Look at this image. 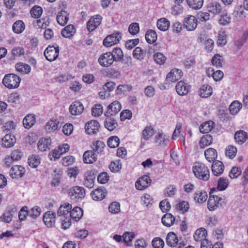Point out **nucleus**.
<instances>
[{
    "instance_id": "nucleus-21",
    "label": "nucleus",
    "mask_w": 248,
    "mask_h": 248,
    "mask_svg": "<svg viewBox=\"0 0 248 248\" xmlns=\"http://www.w3.org/2000/svg\"><path fill=\"white\" fill-rule=\"evenodd\" d=\"M208 77L212 76L216 81L220 80L223 77V73L220 70L214 71L213 68H209L206 71Z\"/></svg>"
},
{
    "instance_id": "nucleus-20",
    "label": "nucleus",
    "mask_w": 248,
    "mask_h": 248,
    "mask_svg": "<svg viewBox=\"0 0 248 248\" xmlns=\"http://www.w3.org/2000/svg\"><path fill=\"white\" fill-rule=\"evenodd\" d=\"M16 141L15 136L11 134H6L2 139V145L6 148L12 147Z\"/></svg>"
},
{
    "instance_id": "nucleus-54",
    "label": "nucleus",
    "mask_w": 248,
    "mask_h": 248,
    "mask_svg": "<svg viewBox=\"0 0 248 248\" xmlns=\"http://www.w3.org/2000/svg\"><path fill=\"white\" fill-rule=\"evenodd\" d=\"M146 54L145 51L142 50L140 47H137L133 51V57L139 60L143 59Z\"/></svg>"
},
{
    "instance_id": "nucleus-13",
    "label": "nucleus",
    "mask_w": 248,
    "mask_h": 248,
    "mask_svg": "<svg viewBox=\"0 0 248 248\" xmlns=\"http://www.w3.org/2000/svg\"><path fill=\"white\" fill-rule=\"evenodd\" d=\"M84 107L80 101H77L73 102L69 107V111L73 115H78L81 114L84 110Z\"/></svg>"
},
{
    "instance_id": "nucleus-55",
    "label": "nucleus",
    "mask_w": 248,
    "mask_h": 248,
    "mask_svg": "<svg viewBox=\"0 0 248 248\" xmlns=\"http://www.w3.org/2000/svg\"><path fill=\"white\" fill-rule=\"evenodd\" d=\"M231 17L225 11L223 12L219 19V23L222 26H226L230 23Z\"/></svg>"
},
{
    "instance_id": "nucleus-33",
    "label": "nucleus",
    "mask_w": 248,
    "mask_h": 248,
    "mask_svg": "<svg viewBox=\"0 0 248 248\" xmlns=\"http://www.w3.org/2000/svg\"><path fill=\"white\" fill-rule=\"evenodd\" d=\"M91 195L94 201H101L106 196V193L101 189H96L93 191Z\"/></svg>"
},
{
    "instance_id": "nucleus-63",
    "label": "nucleus",
    "mask_w": 248,
    "mask_h": 248,
    "mask_svg": "<svg viewBox=\"0 0 248 248\" xmlns=\"http://www.w3.org/2000/svg\"><path fill=\"white\" fill-rule=\"evenodd\" d=\"M103 113V107L100 104H96L92 109V115L95 117L100 116Z\"/></svg>"
},
{
    "instance_id": "nucleus-11",
    "label": "nucleus",
    "mask_w": 248,
    "mask_h": 248,
    "mask_svg": "<svg viewBox=\"0 0 248 248\" xmlns=\"http://www.w3.org/2000/svg\"><path fill=\"white\" fill-rule=\"evenodd\" d=\"M99 127V123L95 120H92L86 123L85 125L86 132L89 135L96 134L98 131Z\"/></svg>"
},
{
    "instance_id": "nucleus-14",
    "label": "nucleus",
    "mask_w": 248,
    "mask_h": 248,
    "mask_svg": "<svg viewBox=\"0 0 248 248\" xmlns=\"http://www.w3.org/2000/svg\"><path fill=\"white\" fill-rule=\"evenodd\" d=\"M184 25L188 31H193L197 26V20L194 16H188L184 20Z\"/></svg>"
},
{
    "instance_id": "nucleus-24",
    "label": "nucleus",
    "mask_w": 248,
    "mask_h": 248,
    "mask_svg": "<svg viewBox=\"0 0 248 248\" xmlns=\"http://www.w3.org/2000/svg\"><path fill=\"white\" fill-rule=\"evenodd\" d=\"M83 159L85 163H92L96 161L97 158L93 151L89 150L84 153Z\"/></svg>"
},
{
    "instance_id": "nucleus-5",
    "label": "nucleus",
    "mask_w": 248,
    "mask_h": 248,
    "mask_svg": "<svg viewBox=\"0 0 248 248\" xmlns=\"http://www.w3.org/2000/svg\"><path fill=\"white\" fill-rule=\"evenodd\" d=\"M59 48L57 45L49 46L44 51L46 59L50 62L55 60L59 56Z\"/></svg>"
},
{
    "instance_id": "nucleus-50",
    "label": "nucleus",
    "mask_w": 248,
    "mask_h": 248,
    "mask_svg": "<svg viewBox=\"0 0 248 248\" xmlns=\"http://www.w3.org/2000/svg\"><path fill=\"white\" fill-rule=\"evenodd\" d=\"M188 5L193 9H199L202 8L203 0H186Z\"/></svg>"
},
{
    "instance_id": "nucleus-17",
    "label": "nucleus",
    "mask_w": 248,
    "mask_h": 248,
    "mask_svg": "<svg viewBox=\"0 0 248 248\" xmlns=\"http://www.w3.org/2000/svg\"><path fill=\"white\" fill-rule=\"evenodd\" d=\"M25 171V168L21 166H15L11 168L10 174L13 178H17L21 177Z\"/></svg>"
},
{
    "instance_id": "nucleus-30",
    "label": "nucleus",
    "mask_w": 248,
    "mask_h": 248,
    "mask_svg": "<svg viewBox=\"0 0 248 248\" xmlns=\"http://www.w3.org/2000/svg\"><path fill=\"white\" fill-rule=\"evenodd\" d=\"M72 208V205L69 203L66 202L61 205L59 207L57 214L59 216H64L67 215L71 211Z\"/></svg>"
},
{
    "instance_id": "nucleus-2",
    "label": "nucleus",
    "mask_w": 248,
    "mask_h": 248,
    "mask_svg": "<svg viewBox=\"0 0 248 248\" xmlns=\"http://www.w3.org/2000/svg\"><path fill=\"white\" fill-rule=\"evenodd\" d=\"M21 79L14 74H6L2 80V83L7 88L12 89L18 87Z\"/></svg>"
},
{
    "instance_id": "nucleus-37",
    "label": "nucleus",
    "mask_w": 248,
    "mask_h": 248,
    "mask_svg": "<svg viewBox=\"0 0 248 248\" xmlns=\"http://www.w3.org/2000/svg\"><path fill=\"white\" fill-rule=\"evenodd\" d=\"M156 24L157 28L162 31H167L170 27V22L165 18L158 19Z\"/></svg>"
},
{
    "instance_id": "nucleus-60",
    "label": "nucleus",
    "mask_w": 248,
    "mask_h": 248,
    "mask_svg": "<svg viewBox=\"0 0 248 248\" xmlns=\"http://www.w3.org/2000/svg\"><path fill=\"white\" fill-rule=\"evenodd\" d=\"M95 176L93 175H88L86 176L84 185L88 188H92L94 186Z\"/></svg>"
},
{
    "instance_id": "nucleus-41",
    "label": "nucleus",
    "mask_w": 248,
    "mask_h": 248,
    "mask_svg": "<svg viewBox=\"0 0 248 248\" xmlns=\"http://www.w3.org/2000/svg\"><path fill=\"white\" fill-rule=\"evenodd\" d=\"M194 198L196 202L202 203L206 201L207 199V194L204 191H198L195 193Z\"/></svg>"
},
{
    "instance_id": "nucleus-38",
    "label": "nucleus",
    "mask_w": 248,
    "mask_h": 248,
    "mask_svg": "<svg viewBox=\"0 0 248 248\" xmlns=\"http://www.w3.org/2000/svg\"><path fill=\"white\" fill-rule=\"evenodd\" d=\"M104 125L107 129L111 131L117 127L118 124L116 120L113 118L107 117L104 122Z\"/></svg>"
},
{
    "instance_id": "nucleus-22",
    "label": "nucleus",
    "mask_w": 248,
    "mask_h": 248,
    "mask_svg": "<svg viewBox=\"0 0 248 248\" xmlns=\"http://www.w3.org/2000/svg\"><path fill=\"white\" fill-rule=\"evenodd\" d=\"M248 138L247 133L243 130L237 131L234 134L235 141L239 144H242L245 142Z\"/></svg>"
},
{
    "instance_id": "nucleus-15",
    "label": "nucleus",
    "mask_w": 248,
    "mask_h": 248,
    "mask_svg": "<svg viewBox=\"0 0 248 248\" xmlns=\"http://www.w3.org/2000/svg\"><path fill=\"white\" fill-rule=\"evenodd\" d=\"M175 88L178 94L180 95H185L189 92L190 86L184 81H180L176 84Z\"/></svg>"
},
{
    "instance_id": "nucleus-46",
    "label": "nucleus",
    "mask_w": 248,
    "mask_h": 248,
    "mask_svg": "<svg viewBox=\"0 0 248 248\" xmlns=\"http://www.w3.org/2000/svg\"><path fill=\"white\" fill-rule=\"evenodd\" d=\"M16 70L23 74H28L31 71V66L23 63H18L16 65Z\"/></svg>"
},
{
    "instance_id": "nucleus-28",
    "label": "nucleus",
    "mask_w": 248,
    "mask_h": 248,
    "mask_svg": "<svg viewBox=\"0 0 248 248\" xmlns=\"http://www.w3.org/2000/svg\"><path fill=\"white\" fill-rule=\"evenodd\" d=\"M60 122L57 120H51L45 125V129L48 132L57 130L59 127Z\"/></svg>"
},
{
    "instance_id": "nucleus-10",
    "label": "nucleus",
    "mask_w": 248,
    "mask_h": 248,
    "mask_svg": "<svg viewBox=\"0 0 248 248\" xmlns=\"http://www.w3.org/2000/svg\"><path fill=\"white\" fill-rule=\"evenodd\" d=\"M151 179L147 175H144L140 178L135 183L136 188L140 190H142L148 187L151 184Z\"/></svg>"
},
{
    "instance_id": "nucleus-40",
    "label": "nucleus",
    "mask_w": 248,
    "mask_h": 248,
    "mask_svg": "<svg viewBox=\"0 0 248 248\" xmlns=\"http://www.w3.org/2000/svg\"><path fill=\"white\" fill-rule=\"evenodd\" d=\"M204 155L206 159L211 162L214 160L217 157V153L215 149L210 148L204 151Z\"/></svg>"
},
{
    "instance_id": "nucleus-39",
    "label": "nucleus",
    "mask_w": 248,
    "mask_h": 248,
    "mask_svg": "<svg viewBox=\"0 0 248 248\" xmlns=\"http://www.w3.org/2000/svg\"><path fill=\"white\" fill-rule=\"evenodd\" d=\"M110 53L112 57V59H114V61H120L124 57L122 50L119 47L114 48L112 52H110Z\"/></svg>"
},
{
    "instance_id": "nucleus-47",
    "label": "nucleus",
    "mask_w": 248,
    "mask_h": 248,
    "mask_svg": "<svg viewBox=\"0 0 248 248\" xmlns=\"http://www.w3.org/2000/svg\"><path fill=\"white\" fill-rule=\"evenodd\" d=\"M209 11L214 14H218L221 13L222 8L220 4L217 2H213L208 6Z\"/></svg>"
},
{
    "instance_id": "nucleus-19",
    "label": "nucleus",
    "mask_w": 248,
    "mask_h": 248,
    "mask_svg": "<svg viewBox=\"0 0 248 248\" xmlns=\"http://www.w3.org/2000/svg\"><path fill=\"white\" fill-rule=\"evenodd\" d=\"M224 165L220 161H215L212 165V170L214 175L219 176L224 171Z\"/></svg>"
},
{
    "instance_id": "nucleus-58",
    "label": "nucleus",
    "mask_w": 248,
    "mask_h": 248,
    "mask_svg": "<svg viewBox=\"0 0 248 248\" xmlns=\"http://www.w3.org/2000/svg\"><path fill=\"white\" fill-rule=\"evenodd\" d=\"M242 173V170L240 167H233L230 170L229 177L231 179L237 178Z\"/></svg>"
},
{
    "instance_id": "nucleus-62",
    "label": "nucleus",
    "mask_w": 248,
    "mask_h": 248,
    "mask_svg": "<svg viewBox=\"0 0 248 248\" xmlns=\"http://www.w3.org/2000/svg\"><path fill=\"white\" fill-rule=\"evenodd\" d=\"M110 170L113 172H118L122 168V164L120 160L111 162L109 166Z\"/></svg>"
},
{
    "instance_id": "nucleus-32",
    "label": "nucleus",
    "mask_w": 248,
    "mask_h": 248,
    "mask_svg": "<svg viewBox=\"0 0 248 248\" xmlns=\"http://www.w3.org/2000/svg\"><path fill=\"white\" fill-rule=\"evenodd\" d=\"M75 33V28L73 25H69L65 27L62 31V35L65 38H70Z\"/></svg>"
},
{
    "instance_id": "nucleus-44",
    "label": "nucleus",
    "mask_w": 248,
    "mask_h": 248,
    "mask_svg": "<svg viewBox=\"0 0 248 248\" xmlns=\"http://www.w3.org/2000/svg\"><path fill=\"white\" fill-rule=\"evenodd\" d=\"M175 220L174 217L171 214H166L162 218V222L167 227L171 226Z\"/></svg>"
},
{
    "instance_id": "nucleus-56",
    "label": "nucleus",
    "mask_w": 248,
    "mask_h": 248,
    "mask_svg": "<svg viewBox=\"0 0 248 248\" xmlns=\"http://www.w3.org/2000/svg\"><path fill=\"white\" fill-rule=\"evenodd\" d=\"M43 10L41 7L37 5L33 6L30 11V13L32 17L38 18L42 14Z\"/></svg>"
},
{
    "instance_id": "nucleus-16",
    "label": "nucleus",
    "mask_w": 248,
    "mask_h": 248,
    "mask_svg": "<svg viewBox=\"0 0 248 248\" xmlns=\"http://www.w3.org/2000/svg\"><path fill=\"white\" fill-rule=\"evenodd\" d=\"M182 76L181 70L178 69H173L168 74L166 77V80L168 81L175 82Z\"/></svg>"
},
{
    "instance_id": "nucleus-26",
    "label": "nucleus",
    "mask_w": 248,
    "mask_h": 248,
    "mask_svg": "<svg viewBox=\"0 0 248 248\" xmlns=\"http://www.w3.org/2000/svg\"><path fill=\"white\" fill-rule=\"evenodd\" d=\"M206 234L207 232L206 230L203 228H200L196 231L193 235V237L195 241L202 242L206 240Z\"/></svg>"
},
{
    "instance_id": "nucleus-52",
    "label": "nucleus",
    "mask_w": 248,
    "mask_h": 248,
    "mask_svg": "<svg viewBox=\"0 0 248 248\" xmlns=\"http://www.w3.org/2000/svg\"><path fill=\"white\" fill-rule=\"evenodd\" d=\"M49 24V22L48 20H46L45 19L42 18L37 19L34 23V26L37 29H46Z\"/></svg>"
},
{
    "instance_id": "nucleus-34",
    "label": "nucleus",
    "mask_w": 248,
    "mask_h": 248,
    "mask_svg": "<svg viewBox=\"0 0 248 248\" xmlns=\"http://www.w3.org/2000/svg\"><path fill=\"white\" fill-rule=\"evenodd\" d=\"M35 117L32 114L27 115L23 120V124L26 129H30L35 123Z\"/></svg>"
},
{
    "instance_id": "nucleus-6",
    "label": "nucleus",
    "mask_w": 248,
    "mask_h": 248,
    "mask_svg": "<svg viewBox=\"0 0 248 248\" xmlns=\"http://www.w3.org/2000/svg\"><path fill=\"white\" fill-rule=\"evenodd\" d=\"M121 39V33L116 32L107 36L103 40V45L106 47H109L118 43Z\"/></svg>"
},
{
    "instance_id": "nucleus-9",
    "label": "nucleus",
    "mask_w": 248,
    "mask_h": 248,
    "mask_svg": "<svg viewBox=\"0 0 248 248\" xmlns=\"http://www.w3.org/2000/svg\"><path fill=\"white\" fill-rule=\"evenodd\" d=\"M121 109V105L118 101H114L109 104L108 107L107 111L105 115L107 117H110L111 116L117 114Z\"/></svg>"
},
{
    "instance_id": "nucleus-1",
    "label": "nucleus",
    "mask_w": 248,
    "mask_h": 248,
    "mask_svg": "<svg viewBox=\"0 0 248 248\" xmlns=\"http://www.w3.org/2000/svg\"><path fill=\"white\" fill-rule=\"evenodd\" d=\"M195 176L198 179L207 181L209 178V171L208 168L203 163H195L192 168Z\"/></svg>"
},
{
    "instance_id": "nucleus-59",
    "label": "nucleus",
    "mask_w": 248,
    "mask_h": 248,
    "mask_svg": "<svg viewBox=\"0 0 248 248\" xmlns=\"http://www.w3.org/2000/svg\"><path fill=\"white\" fill-rule=\"evenodd\" d=\"M40 160L38 156L32 155L28 159V164L32 168L37 167L40 164Z\"/></svg>"
},
{
    "instance_id": "nucleus-31",
    "label": "nucleus",
    "mask_w": 248,
    "mask_h": 248,
    "mask_svg": "<svg viewBox=\"0 0 248 248\" xmlns=\"http://www.w3.org/2000/svg\"><path fill=\"white\" fill-rule=\"evenodd\" d=\"M25 29L24 23L22 20L16 21L12 26L13 31L17 34L22 33Z\"/></svg>"
},
{
    "instance_id": "nucleus-12",
    "label": "nucleus",
    "mask_w": 248,
    "mask_h": 248,
    "mask_svg": "<svg viewBox=\"0 0 248 248\" xmlns=\"http://www.w3.org/2000/svg\"><path fill=\"white\" fill-rule=\"evenodd\" d=\"M102 17L100 15H96L92 17L88 21L87 28L89 31H94L100 24Z\"/></svg>"
},
{
    "instance_id": "nucleus-61",
    "label": "nucleus",
    "mask_w": 248,
    "mask_h": 248,
    "mask_svg": "<svg viewBox=\"0 0 248 248\" xmlns=\"http://www.w3.org/2000/svg\"><path fill=\"white\" fill-rule=\"evenodd\" d=\"M120 143V140L117 136H112L108 140V145L110 148L117 147Z\"/></svg>"
},
{
    "instance_id": "nucleus-35",
    "label": "nucleus",
    "mask_w": 248,
    "mask_h": 248,
    "mask_svg": "<svg viewBox=\"0 0 248 248\" xmlns=\"http://www.w3.org/2000/svg\"><path fill=\"white\" fill-rule=\"evenodd\" d=\"M214 123L212 121L206 122L200 126V131L202 133H208L213 129Z\"/></svg>"
},
{
    "instance_id": "nucleus-45",
    "label": "nucleus",
    "mask_w": 248,
    "mask_h": 248,
    "mask_svg": "<svg viewBox=\"0 0 248 248\" xmlns=\"http://www.w3.org/2000/svg\"><path fill=\"white\" fill-rule=\"evenodd\" d=\"M145 38L149 44H153L155 42L157 39V34L156 32L153 30H149L145 34Z\"/></svg>"
},
{
    "instance_id": "nucleus-25",
    "label": "nucleus",
    "mask_w": 248,
    "mask_h": 248,
    "mask_svg": "<svg viewBox=\"0 0 248 248\" xmlns=\"http://www.w3.org/2000/svg\"><path fill=\"white\" fill-rule=\"evenodd\" d=\"M58 23L61 26H64L68 20V14L65 11L59 12L57 16Z\"/></svg>"
},
{
    "instance_id": "nucleus-29",
    "label": "nucleus",
    "mask_w": 248,
    "mask_h": 248,
    "mask_svg": "<svg viewBox=\"0 0 248 248\" xmlns=\"http://www.w3.org/2000/svg\"><path fill=\"white\" fill-rule=\"evenodd\" d=\"M166 242L168 246L173 247L178 244V239L176 235L174 232H170L167 236Z\"/></svg>"
},
{
    "instance_id": "nucleus-18",
    "label": "nucleus",
    "mask_w": 248,
    "mask_h": 248,
    "mask_svg": "<svg viewBox=\"0 0 248 248\" xmlns=\"http://www.w3.org/2000/svg\"><path fill=\"white\" fill-rule=\"evenodd\" d=\"M155 143L158 146L164 147L167 146L169 140L166 135L162 133L158 132L154 138Z\"/></svg>"
},
{
    "instance_id": "nucleus-3",
    "label": "nucleus",
    "mask_w": 248,
    "mask_h": 248,
    "mask_svg": "<svg viewBox=\"0 0 248 248\" xmlns=\"http://www.w3.org/2000/svg\"><path fill=\"white\" fill-rule=\"evenodd\" d=\"M224 205L225 203L222 197L210 194L207 202V208L209 211H214Z\"/></svg>"
},
{
    "instance_id": "nucleus-8",
    "label": "nucleus",
    "mask_w": 248,
    "mask_h": 248,
    "mask_svg": "<svg viewBox=\"0 0 248 248\" xmlns=\"http://www.w3.org/2000/svg\"><path fill=\"white\" fill-rule=\"evenodd\" d=\"M43 221L48 228H53L55 226L56 221L55 213L51 211L46 212L43 216Z\"/></svg>"
},
{
    "instance_id": "nucleus-42",
    "label": "nucleus",
    "mask_w": 248,
    "mask_h": 248,
    "mask_svg": "<svg viewBox=\"0 0 248 248\" xmlns=\"http://www.w3.org/2000/svg\"><path fill=\"white\" fill-rule=\"evenodd\" d=\"M213 141L212 137L209 134L203 136L200 141V146L202 148H204L206 146L210 145Z\"/></svg>"
},
{
    "instance_id": "nucleus-49",
    "label": "nucleus",
    "mask_w": 248,
    "mask_h": 248,
    "mask_svg": "<svg viewBox=\"0 0 248 248\" xmlns=\"http://www.w3.org/2000/svg\"><path fill=\"white\" fill-rule=\"evenodd\" d=\"M176 209L180 212V213L184 214L189 209V204L186 201H182L176 205Z\"/></svg>"
},
{
    "instance_id": "nucleus-53",
    "label": "nucleus",
    "mask_w": 248,
    "mask_h": 248,
    "mask_svg": "<svg viewBox=\"0 0 248 248\" xmlns=\"http://www.w3.org/2000/svg\"><path fill=\"white\" fill-rule=\"evenodd\" d=\"M227 43V35L224 31H220L218 33L217 44L219 46H224Z\"/></svg>"
},
{
    "instance_id": "nucleus-51",
    "label": "nucleus",
    "mask_w": 248,
    "mask_h": 248,
    "mask_svg": "<svg viewBox=\"0 0 248 248\" xmlns=\"http://www.w3.org/2000/svg\"><path fill=\"white\" fill-rule=\"evenodd\" d=\"M154 133V128L151 126H146L142 131V138L145 140H148Z\"/></svg>"
},
{
    "instance_id": "nucleus-4",
    "label": "nucleus",
    "mask_w": 248,
    "mask_h": 248,
    "mask_svg": "<svg viewBox=\"0 0 248 248\" xmlns=\"http://www.w3.org/2000/svg\"><path fill=\"white\" fill-rule=\"evenodd\" d=\"M68 194L70 198L76 202L81 201L85 196V191L83 187L75 186L68 190Z\"/></svg>"
},
{
    "instance_id": "nucleus-43",
    "label": "nucleus",
    "mask_w": 248,
    "mask_h": 248,
    "mask_svg": "<svg viewBox=\"0 0 248 248\" xmlns=\"http://www.w3.org/2000/svg\"><path fill=\"white\" fill-rule=\"evenodd\" d=\"M242 108V104L238 101H234L232 103L229 107V111L232 115L236 114Z\"/></svg>"
},
{
    "instance_id": "nucleus-23",
    "label": "nucleus",
    "mask_w": 248,
    "mask_h": 248,
    "mask_svg": "<svg viewBox=\"0 0 248 248\" xmlns=\"http://www.w3.org/2000/svg\"><path fill=\"white\" fill-rule=\"evenodd\" d=\"M83 216V210L79 207H75L70 211V216L75 221L80 219Z\"/></svg>"
},
{
    "instance_id": "nucleus-36",
    "label": "nucleus",
    "mask_w": 248,
    "mask_h": 248,
    "mask_svg": "<svg viewBox=\"0 0 248 248\" xmlns=\"http://www.w3.org/2000/svg\"><path fill=\"white\" fill-rule=\"evenodd\" d=\"M51 144L49 139L42 138L38 142V148L41 151H46Z\"/></svg>"
},
{
    "instance_id": "nucleus-7",
    "label": "nucleus",
    "mask_w": 248,
    "mask_h": 248,
    "mask_svg": "<svg viewBox=\"0 0 248 248\" xmlns=\"http://www.w3.org/2000/svg\"><path fill=\"white\" fill-rule=\"evenodd\" d=\"M98 62L102 66L108 67L112 64L114 59H112L110 52H108L101 54L98 58Z\"/></svg>"
},
{
    "instance_id": "nucleus-64",
    "label": "nucleus",
    "mask_w": 248,
    "mask_h": 248,
    "mask_svg": "<svg viewBox=\"0 0 248 248\" xmlns=\"http://www.w3.org/2000/svg\"><path fill=\"white\" fill-rule=\"evenodd\" d=\"M228 180L226 178H220L218 181L217 188L219 190H224L228 186Z\"/></svg>"
},
{
    "instance_id": "nucleus-57",
    "label": "nucleus",
    "mask_w": 248,
    "mask_h": 248,
    "mask_svg": "<svg viewBox=\"0 0 248 248\" xmlns=\"http://www.w3.org/2000/svg\"><path fill=\"white\" fill-rule=\"evenodd\" d=\"M105 146V145L103 142L100 140H97L93 142L92 146V148L93 151L99 153H101L103 151Z\"/></svg>"
},
{
    "instance_id": "nucleus-27",
    "label": "nucleus",
    "mask_w": 248,
    "mask_h": 248,
    "mask_svg": "<svg viewBox=\"0 0 248 248\" xmlns=\"http://www.w3.org/2000/svg\"><path fill=\"white\" fill-rule=\"evenodd\" d=\"M199 93L202 97L206 98L212 94V89L210 85L204 84L200 88Z\"/></svg>"
},
{
    "instance_id": "nucleus-48",
    "label": "nucleus",
    "mask_w": 248,
    "mask_h": 248,
    "mask_svg": "<svg viewBox=\"0 0 248 248\" xmlns=\"http://www.w3.org/2000/svg\"><path fill=\"white\" fill-rule=\"evenodd\" d=\"M29 217L32 219H35L40 215L42 210L40 207L35 206L29 210Z\"/></svg>"
}]
</instances>
